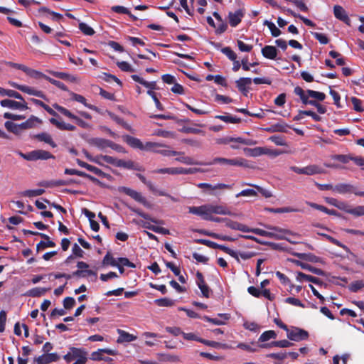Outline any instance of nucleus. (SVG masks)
<instances>
[{"label":"nucleus","mask_w":364,"mask_h":364,"mask_svg":"<svg viewBox=\"0 0 364 364\" xmlns=\"http://www.w3.org/2000/svg\"><path fill=\"white\" fill-rule=\"evenodd\" d=\"M85 153L87 159L100 164H101L100 161L102 160L103 161L112 164L116 167H123L128 169H136L139 171L143 170L141 167H136L134 163L132 161H125L124 160L118 159L107 155H100L97 156L95 159H92L87 151Z\"/></svg>","instance_id":"obj_1"},{"label":"nucleus","mask_w":364,"mask_h":364,"mask_svg":"<svg viewBox=\"0 0 364 364\" xmlns=\"http://www.w3.org/2000/svg\"><path fill=\"white\" fill-rule=\"evenodd\" d=\"M214 214L230 215V212L222 205L205 204L203 205V217L200 218L206 220H215Z\"/></svg>","instance_id":"obj_2"},{"label":"nucleus","mask_w":364,"mask_h":364,"mask_svg":"<svg viewBox=\"0 0 364 364\" xmlns=\"http://www.w3.org/2000/svg\"><path fill=\"white\" fill-rule=\"evenodd\" d=\"M242 232H249V230L250 229H239ZM275 232H268L263 229H251V230H253V232L257 235L260 236H265L269 238H275V239H286L285 237V232L282 231V229H272Z\"/></svg>","instance_id":"obj_3"},{"label":"nucleus","mask_w":364,"mask_h":364,"mask_svg":"<svg viewBox=\"0 0 364 364\" xmlns=\"http://www.w3.org/2000/svg\"><path fill=\"white\" fill-rule=\"evenodd\" d=\"M286 332L287 338L296 342L306 340L309 336L308 331L299 327H291V329L288 328Z\"/></svg>","instance_id":"obj_4"},{"label":"nucleus","mask_w":364,"mask_h":364,"mask_svg":"<svg viewBox=\"0 0 364 364\" xmlns=\"http://www.w3.org/2000/svg\"><path fill=\"white\" fill-rule=\"evenodd\" d=\"M290 169L298 174H305L308 176L324 173V171L321 168L315 164L309 165L303 168L293 166L290 167Z\"/></svg>","instance_id":"obj_5"},{"label":"nucleus","mask_w":364,"mask_h":364,"mask_svg":"<svg viewBox=\"0 0 364 364\" xmlns=\"http://www.w3.org/2000/svg\"><path fill=\"white\" fill-rule=\"evenodd\" d=\"M0 105L4 107H8L12 109L26 110L28 109V105L22 97V100L15 101L9 99H5L0 102Z\"/></svg>","instance_id":"obj_6"},{"label":"nucleus","mask_w":364,"mask_h":364,"mask_svg":"<svg viewBox=\"0 0 364 364\" xmlns=\"http://www.w3.org/2000/svg\"><path fill=\"white\" fill-rule=\"evenodd\" d=\"M118 191L130 196L132 198L145 206H149V205L146 199L139 192L124 186L119 187Z\"/></svg>","instance_id":"obj_7"},{"label":"nucleus","mask_w":364,"mask_h":364,"mask_svg":"<svg viewBox=\"0 0 364 364\" xmlns=\"http://www.w3.org/2000/svg\"><path fill=\"white\" fill-rule=\"evenodd\" d=\"M118 191L130 196L132 198L145 206H149V205L146 199L139 192L124 186L119 187Z\"/></svg>","instance_id":"obj_8"},{"label":"nucleus","mask_w":364,"mask_h":364,"mask_svg":"<svg viewBox=\"0 0 364 364\" xmlns=\"http://www.w3.org/2000/svg\"><path fill=\"white\" fill-rule=\"evenodd\" d=\"M220 144H230L231 143H240L244 145H254L256 144L255 141L250 139H244L242 137H231V136H226L223 139H220L218 141Z\"/></svg>","instance_id":"obj_9"},{"label":"nucleus","mask_w":364,"mask_h":364,"mask_svg":"<svg viewBox=\"0 0 364 364\" xmlns=\"http://www.w3.org/2000/svg\"><path fill=\"white\" fill-rule=\"evenodd\" d=\"M77 270L73 272V276L79 277H85L89 275H95V272L92 270H84L89 267V265L82 261L78 262L77 264Z\"/></svg>","instance_id":"obj_10"},{"label":"nucleus","mask_w":364,"mask_h":364,"mask_svg":"<svg viewBox=\"0 0 364 364\" xmlns=\"http://www.w3.org/2000/svg\"><path fill=\"white\" fill-rule=\"evenodd\" d=\"M55 156L49 151L43 149H36L31 151V161L48 160Z\"/></svg>","instance_id":"obj_11"},{"label":"nucleus","mask_w":364,"mask_h":364,"mask_svg":"<svg viewBox=\"0 0 364 364\" xmlns=\"http://www.w3.org/2000/svg\"><path fill=\"white\" fill-rule=\"evenodd\" d=\"M60 359V355L57 353H47L40 355L36 358L38 364H49L52 362H56Z\"/></svg>","instance_id":"obj_12"},{"label":"nucleus","mask_w":364,"mask_h":364,"mask_svg":"<svg viewBox=\"0 0 364 364\" xmlns=\"http://www.w3.org/2000/svg\"><path fill=\"white\" fill-rule=\"evenodd\" d=\"M333 14L336 18L339 19L340 21H342L347 25H350V20L345 11V9L339 5H336L333 7Z\"/></svg>","instance_id":"obj_13"},{"label":"nucleus","mask_w":364,"mask_h":364,"mask_svg":"<svg viewBox=\"0 0 364 364\" xmlns=\"http://www.w3.org/2000/svg\"><path fill=\"white\" fill-rule=\"evenodd\" d=\"M244 16L242 10L239 9L235 12H229L228 20L229 23L232 27H236L242 21Z\"/></svg>","instance_id":"obj_14"},{"label":"nucleus","mask_w":364,"mask_h":364,"mask_svg":"<svg viewBox=\"0 0 364 364\" xmlns=\"http://www.w3.org/2000/svg\"><path fill=\"white\" fill-rule=\"evenodd\" d=\"M248 152V154L252 156H258L262 154H272L274 156H278L279 152L274 151H272L265 148L262 147H256L254 149H245Z\"/></svg>","instance_id":"obj_15"},{"label":"nucleus","mask_w":364,"mask_h":364,"mask_svg":"<svg viewBox=\"0 0 364 364\" xmlns=\"http://www.w3.org/2000/svg\"><path fill=\"white\" fill-rule=\"evenodd\" d=\"M42 124V120L38 117L31 115L26 122L20 124L22 131L35 128L38 124Z\"/></svg>","instance_id":"obj_16"},{"label":"nucleus","mask_w":364,"mask_h":364,"mask_svg":"<svg viewBox=\"0 0 364 364\" xmlns=\"http://www.w3.org/2000/svg\"><path fill=\"white\" fill-rule=\"evenodd\" d=\"M333 191L337 192L340 194H346L350 193L355 194V192H358L355 188L353 185L349 183H338L334 186Z\"/></svg>","instance_id":"obj_17"},{"label":"nucleus","mask_w":364,"mask_h":364,"mask_svg":"<svg viewBox=\"0 0 364 364\" xmlns=\"http://www.w3.org/2000/svg\"><path fill=\"white\" fill-rule=\"evenodd\" d=\"M235 83L237 89L245 95H247L249 91L247 87L251 85L252 79L250 77H240L236 80Z\"/></svg>","instance_id":"obj_18"},{"label":"nucleus","mask_w":364,"mask_h":364,"mask_svg":"<svg viewBox=\"0 0 364 364\" xmlns=\"http://www.w3.org/2000/svg\"><path fill=\"white\" fill-rule=\"evenodd\" d=\"M197 186L200 188H203L206 190L215 191V190H223V189H231L232 186L229 184L225 183H218L216 185H211L210 183H200L197 185Z\"/></svg>","instance_id":"obj_19"},{"label":"nucleus","mask_w":364,"mask_h":364,"mask_svg":"<svg viewBox=\"0 0 364 364\" xmlns=\"http://www.w3.org/2000/svg\"><path fill=\"white\" fill-rule=\"evenodd\" d=\"M102 353H107L109 355H115L117 352L109 348L99 349L97 351H95L91 353L90 358L93 360H102L104 359Z\"/></svg>","instance_id":"obj_20"},{"label":"nucleus","mask_w":364,"mask_h":364,"mask_svg":"<svg viewBox=\"0 0 364 364\" xmlns=\"http://www.w3.org/2000/svg\"><path fill=\"white\" fill-rule=\"evenodd\" d=\"M195 230L201 234H204L205 235H208L212 237L225 240V241H234L235 240V238H233L232 237H230L228 235H220V234H216L212 231L207 230L205 229H195Z\"/></svg>","instance_id":"obj_21"},{"label":"nucleus","mask_w":364,"mask_h":364,"mask_svg":"<svg viewBox=\"0 0 364 364\" xmlns=\"http://www.w3.org/2000/svg\"><path fill=\"white\" fill-rule=\"evenodd\" d=\"M293 343L287 340L272 341L270 343H264L259 346L260 348H267L270 347L288 348L292 346Z\"/></svg>","instance_id":"obj_22"},{"label":"nucleus","mask_w":364,"mask_h":364,"mask_svg":"<svg viewBox=\"0 0 364 364\" xmlns=\"http://www.w3.org/2000/svg\"><path fill=\"white\" fill-rule=\"evenodd\" d=\"M49 122L60 130L75 131L76 129L74 125L60 122L55 118H50Z\"/></svg>","instance_id":"obj_23"},{"label":"nucleus","mask_w":364,"mask_h":364,"mask_svg":"<svg viewBox=\"0 0 364 364\" xmlns=\"http://www.w3.org/2000/svg\"><path fill=\"white\" fill-rule=\"evenodd\" d=\"M262 54L266 58L274 60L277 55V50L274 46H265L262 49Z\"/></svg>","instance_id":"obj_24"},{"label":"nucleus","mask_w":364,"mask_h":364,"mask_svg":"<svg viewBox=\"0 0 364 364\" xmlns=\"http://www.w3.org/2000/svg\"><path fill=\"white\" fill-rule=\"evenodd\" d=\"M296 256L304 261L310 262L313 263L321 262V258L316 256L312 253H296Z\"/></svg>","instance_id":"obj_25"},{"label":"nucleus","mask_w":364,"mask_h":364,"mask_svg":"<svg viewBox=\"0 0 364 364\" xmlns=\"http://www.w3.org/2000/svg\"><path fill=\"white\" fill-rule=\"evenodd\" d=\"M117 332L119 333V337L117 338L118 343L132 342L136 339V336L130 334L124 330L118 329Z\"/></svg>","instance_id":"obj_26"},{"label":"nucleus","mask_w":364,"mask_h":364,"mask_svg":"<svg viewBox=\"0 0 364 364\" xmlns=\"http://www.w3.org/2000/svg\"><path fill=\"white\" fill-rule=\"evenodd\" d=\"M296 263L303 269L308 270V271H309V272H312V273H314V274H315L316 275H319V276L325 275L324 271L322 270L321 269L314 267L309 264L308 263H305V262H301V261H298Z\"/></svg>","instance_id":"obj_27"},{"label":"nucleus","mask_w":364,"mask_h":364,"mask_svg":"<svg viewBox=\"0 0 364 364\" xmlns=\"http://www.w3.org/2000/svg\"><path fill=\"white\" fill-rule=\"evenodd\" d=\"M124 140L128 145L134 149H139L141 150V148H143V143L140 141V139L137 138L129 135H126L124 136Z\"/></svg>","instance_id":"obj_28"},{"label":"nucleus","mask_w":364,"mask_h":364,"mask_svg":"<svg viewBox=\"0 0 364 364\" xmlns=\"http://www.w3.org/2000/svg\"><path fill=\"white\" fill-rule=\"evenodd\" d=\"M181 153V155H178V157L176 159V161L186 165H205V163L196 161L192 157L186 156L183 152Z\"/></svg>","instance_id":"obj_29"},{"label":"nucleus","mask_w":364,"mask_h":364,"mask_svg":"<svg viewBox=\"0 0 364 364\" xmlns=\"http://www.w3.org/2000/svg\"><path fill=\"white\" fill-rule=\"evenodd\" d=\"M34 137L41 141H44L45 143L48 144L53 148H55L57 146V144L53 141L51 136L46 132H42V133L38 134L35 135Z\"/></svg>","instance_id":"obj_30"},{"label":"nucleus","mask_w":364,"mask_h":364,"mask_svg":"<svg viewBox=\"0 0 364 364\" xmlns=\"http://www.w3.org/2000/svg\"><path fill=\"white\" fill-rule=\"evenodd\" d=\"M50 74H51L53 76L64 80H68L70 82H75L77 80V77L73 75H70V74L67 73L63 72H56V71H52L48 70V71Z\"/></svg>","instance_id":"obj_31"},{"label":"nucleus","mask_w":364,"mask_h":364,"mask_svg":"<svg viewBox=\"0 0 364 364\" xmlns=\"http://www.w3.org/2000/svg\"><path fill=\"white\" fill-rule=\"evenodd\" d=\"M202 170L198 168H183V167H176L173 168V175L178 174H193L198 172H200Z\"/></svg>","instance_id":"obj_32"},{"label":"nucleus","mask_w":364,"mask_h":364,"mask_svg":"<svg viewBox=\"0 0 364 364\" xmlns=\"http://www.w3.org/2000/svg\"><path fill=\"white\" fill-rule=\"evenodd\" d=\"M111 141L109 139L102 138H94L91 140V144L97 146L99 149H104L107 147H109Z\"/></svg>","instance_id":"obj_33"},{"label":"nucleus","mask_w":364,"mask_h":364,"mask_svg":"<svg viewBox=\"0 0 364 364\" xmlns=\"http://www.w3.org/2000/svg\"><path fill=\"white\" fill-rule=\"evenodd\" d=\"M50 289V288L46 289L41 287H35L29 289L26 292V295L31 297H40L44 295L46 293V291H49Z\"/></svg>","instance_id":"obj_34"},{"label":"nucleus","mask_w":364,"mask_h":364,"mask_svg":"<svg viewBox=\"0 0 364 364\" xmlns=\"http://www.w3.org/2000/svg\"><path fill=\"white\" fill-rule=\"evenodd\" d=\"M40 235L42 237H44L46 239H47L48 240L47 241H40L37 245H36V250L38 252L42 250H44L47 247H53L55 246V243L51 240H49V237L44 235V234H40Z\"/></svg>","instance_id":"obj_35"},{"label":"nucleus","mask_w":364,"mask_h":364,"mask_svg":"<svg viewBox=\"0 0 364 364\" xmlns=\"http://www.w3.org/2000/svg\"><path fill=\"white\" fill-rule=\"evenodd\" d=\"M70 95H71L72 99L73 100H75V101H77L78 102L82 103L86 107H87V108H89L90 109H92V110H97V108L95 105H90V104H87L86 99L82 95H80L79 94H76V93H74V92H72L70 94Z\"/></svg>","instance_id":"obj_36"},{"label":"nucleus","mask_w":364,"mask_h":364,"mask_svg":"<svg viewBox=\"0 0 364 364\" xmlns=\"http://www.w3.org/2000/svg\"><path fill=\"white\" fill-rule=\"evenodd\" d=\"M230 166H241V167H245V168H252L253 166H251L248 161L242 159V158H236V159H230Z\"/></svg>","instance_id":"obj_37"},{"label":"nucleus","mask_w":364,"mask_h":364,"mask_svg":"<svg viewBox=\"0 0 364 364\" xmlns=\"http://www.w3.org/2000/svg\"><path fill=\"white\" fill-rule=\"evenodd\" d=\"M22 92L27 93L28 95H31L36 96L40 98L46 100V96L42 91L35 90V89H33L31 87L26 86V85H25Z\"/></svg>","instance_id":"obj_38"},{"label":"nucleus","mask_w":364,"mask_h":364,"mask_svg":"<svg viewBox=\"0 0 364 364\" xmlns=\"http://www.w3.org/2000/svg\"><path fill=\"white\" fill-rule=\"evenodd\" d=\"M82 212L85 214V215L88 218V220L90 221V228H100L98 223L95 220V214L94 213L90 211L89 210H87L86 208L83 209Z\"/></svg>","instance_id":"obj_39"},{"label":"nucleus","mask_w":364,"mask_h":364,"mask_svg":"<svg viewBox=\"0 0 364 364\" xmlns=\"http://www.w3.org/2000/svg\"><path fill=\"white\" fill-rule=\"evenodd\" d=\"M216 119H219L226 123H232V124H237L241 122V119L232 117V115L228 114V115H216L215 117Z\"/></svg>","instance_id":"obj_40"},{"label":"nucleus","mask_w":364,"mask_h":364,"mask_svg":"<svg viewBox=\"0 0 364 364\" xmlns=\"http://www.w3.org/2000/svg\"><path fill=\"white\" fill-rule=\"evenodd\" d=\"M277 338V333L273 330H269L263 332L259 338V342H265L270 339H275Z\"/></svg>","instance_id":"obj_41"},{"label":"nucleus","mask_w":364,"mask_h":364,"mask_svg":"<svg viewBox=\"0 0 364 364\" xmlns=\"http://www.w3.org/2000/svg\"><path fill=\"white\" fill-rule=\"evenodd\" d=\"M264 210L266 211L274 213H292L296 212L297 210L291 207H284L279 208H265Z\"/></svg>","instance_id":"obj_42"},{"label":"nucleus","mask_w":364,"mask_h":364,"mask_svg":"<svg viewBox=\"0 0 364 364\" xmlns=\"http://www.w3.org/2000/svg\"><path fill=\"white\" fill-rule=\"evenodd\" d=\"M53 107L60 112L62 114L68 117V119H73L75 118V114H73L70 110L68 109L58 105L57 103H55L53 105Z\"/></svg>","instance_id":"obj_43"},{"label":"nucleus","mask_w":364,"mask_h":364,"mask_svg":"<svg viewBox=\"0 0 364 364\" xmlns=\"http://www.w3.org/2000/svg\"><path fill=\"white\" fill-rule=\"evenodd\" d=\"M264 25L268 27L272 36L277 37L281 34V31L274 25V23L265 20L264 21Z\"/></svg>","instance_id":"obj_44"},{"label":"nucleus","mask_w":364,"mask_h":364,"mask_svg":"<svg viewBox=\"0 0 364 364\" xmlns=\"http://www.w3.org/2000/svg\"><path fill=\"white\" fill-rule=\"evenodd\" d=\"M70 350L72 353V356L75 358L81 359L82 358H87L86 357V352L78 348L75 347H71L70 348Z\"/></svg>","instance_id":"obj_45"},{"label":"nucleus","mask_w":364,"mask_h":364,"mask_svg":"<svg viewBox=\"0 0 364 364\" xmlns=\"http://www.w3.org/2000/svg\"><path fill=\"white\" fill-rule=\"evenodd\" d=\"M28 75H29L30 77H33V78H36V79H38V78H44L47 80V78L48 77V76L46 75L45 74L39 72V71H37L36 70H33L31 68H29L27 67L26 68V73Z\"/></svg>","instance_id":"obj_46"},{"label":"nucleus","mask_w":364,"mask_h":364,"mask_svg":"<svg viewBox=\"0 0 364 364\" xmlns=\"http://www.w3.org/2000/svg\"><path fill=\"white\" fill-rule=\"evenodd\" d=\"M155 304L159 306H172L174 305L173 300L169 298H161L154 301Z\"/></svg>","instance_id":"obj_47"},{"label":"nucleus","mask_w":364,"mask_h":364,"mask_svg":"<svg viewBox=\"0 0 364 364\" xmlns=\"http://www.w3.org/2000/svg\"><path fill=\"white\" fill-rule=\"evenodd\" d=\"M117 260H116L110 252H107L102 260V264L105 266L110 265L114 267L117 265Z\"/></svg>","instance_id":"obj_48"},{"label":"nucleus","mask_w":364,"mask_h":364,"mask_svg":"<svg viewBox=\"0 0 364 364\" xmlns=\"http://www.w3.org/2000/svg\"><path fill=\"white\" fill-rule=\"evenodd\" d=\"M136 176L139 178V180L143 183H144L152 193H156V191H158V189L154 186V184L150 181H147L146 178L143 175L138 173L136 174Z\"/></svg>","instance_id":"obj_49"},{"label":"nucleus","mask_w":364,"mask_h":364,"mask_svg":"<svg viewBox=\"0 0 364 364\" xmlns=\"http://www.w3.org/2000/svg\"><path fill=\"white\" fill-rule=\"evenodd\" d=\"M79 29L87 36H92L95 34V31L87 23L81 22L79 23Z\"/></svg>","instance_id":"obj_50"},{"label":"nucleus","mask_w":364,"mask_h":364,"mask_svg":"<svg viewBox=\"0 0 364 364\" xmlns=\"http://www.w3.org/2000/svg\"><path fill=\"white\" fill-rule=\"evenodd\" d=\"M45 191L43 189L27 190L23 191L21 195L25 197H36L42 195Z\"/></svg>","instance_id":"obj_51"},{"label":"nucleus","mask_w":364,"mask_h":364,"mask_svg":"<svg viewBox=\"0 0 364 364\" xmlns=\"http://www.w3.org/2000/svg\"><path fill=\"white\" fill-rule=\"evenodd\" d=\"M244 233H245V235H240V236L241 237H243L245 239H248V240H254L255 242H257V243H259V244H265L266 242L265 241H262L258 238H257L255 237V234L253 232V230H249V232H243Z\"/></svg>","instance_id":"obj_52"},{"label":"nucleus","mask_w":364,"mask_h":364,"mask_svg":"<svg viewBox=\"0 0 364 364\" xmlns=\"http://www.w3.org/2000/svg\"><path fill=\"white\" fill-rule=\"evenodd\" d=\"M161 147H166V146L159 143L149 141L146 142V144H143V148H141V150L152 151V150H154V148Z\"/></svg>","instance_id":"obj_53"},{"label":"nucleus","mask_w":364,"mask_h":364,"mask_svg":"<svg viewBox=\"0 0 364 364\" xmlns=\"http://www.w3.org/2000/svg\"><path fill=\"white\" fill-rule=\"evenodd\" d=\"M363 287H364V282L362 280H357L352 282L348 289L351 292H358Z\"/></svg>","instance_id":"obj_54"},{"label":"nucleus","mask_w":364,"mask_h":364,"mask_svg":"<svg viewBox=\"0 0 364 364\" xmlns=\"http://www.w3.org/2000/svg\"><path fill=\"white\" fill-rule=\"evenodd\" d=\"M307 95H309V97L315 98L319 101H323L326 98V95L324 93L311 90H307Z\"/></svg>","instance_id":"obj_55"},{"label":"nucleus","mask_w":364,"mask_h":364,"mask_svg":"<svg viewBox=\"0 0 364 364\" xmlns=\"http://www.w3.org/2000/svg\"><path fill=\"white\" fill-rule=\"evenodd\" d=\"M296 279L298 282H302L304 281H308L313 283L314 277L309 274H306L301 272H299L296 274Z\"/></svg>","instance_id":"obj_56"},{"label":"nucleus","mask_w":364,"mask_h":364,"mask_svg":"<svg viewBox=\"0 0 364 364\" xmlns=\"http://www.w3.org/2000/svg\"><path fill=\"white\" fill-rule=\"evenodd\" d=\"M195 241L197 243L205 245H206L209 247L213 248V249H218L219 247H220L219 244H218L215 242L208 240L198 239V240H196Z\"/></svg>","instance_id":"obj_57"},{"label":"nucleus","mask_w":364,"mask_h":364,"mask_svg":"<svg viewBox=\"0 0 364 364\" xmlns=\"http://www.w3.org/2000/svg\"><path fill=\"white\" fill-rule=\"evenodd\" d=\"M333 160L338 161L343 164H347L351 161V155L336 154L331 156Z\"/></svg>","instance_id":"obj_58"},{"label":"nucleus","mask_w":364,"mask_h":364,"mask_svg":"<svg viewBox=\"0 0 364 364\" xmlns=\"http://www.w3.org/2000/svg\"><path fill=\"white\" fill-rule=\"evenodd\" d=\"M221 52L225 54L230 60H235L237 59L236 53L230 47L222 48Z\"/></svg>","instance_id":"obj_59"},{"label":"nucleus","mask_w":364,"mask_h":364,"mask_svg":"<svg viewBox=\"0 0 364 364\" xmlns=\"http://www.w3.org/2000/svg\"><path fill=\"white\" fill-rule=\"evenodd\" d=\"M63 304L64 309H71L74 307L76 302L73 297L68 296L64 299Z\"/></svg>","instance_id":"obj_60"},{"label":"nucleus","mask_w":364,"mask_h":364,"mask_svg":"<svg viewBox=\"0 0 364 364\" xmlns=\"http://www.w3.org/2000/svg\"><path fill=\"white\" fill-rule=\"evenodd\" d=\"M269 139L277 146H285L286 141L283 136L274 135L269 138Z\"/></svg>","instance_id":"obj_61"},{"label":"nucleus","mask_w":364,"mask_h":364,"mask_svg":"<svg viewBox=\"0 0 364 364\" xmlns=\"http://www.w3.org/2000/svg\"><path fill=\"white\" fill-rule=\"evenodd\" d=\"M285 303L289 304L296 306L304 308V304L298 299L294 297H287L284 300Z\"/></svg>","instance_id":"obj_62"},{"label":"nucleus","mask_w":364,"mask_h":364,"mask_svg":"<svg viewBox=\"0 0 364 364\" xmlns=\"http://www.w3.org/2000/svg\"><path fill=\"white\" fill-rule=\"evenodd\" d=\"M311 34L314 36V38L318 40L321 44H327L328 43V38L327 36L321 33L317 32H311Z\"/></svg>","instance_id":"obj_63"},{"label":"nucleus","mask_w":364,"mask_h":364,"mask_svg":"<svg viewBox=\"0 0 364 364\" xmlns=\"http://www.w3.org/2000/svg\"><path fill=\"white\" fill-rule=\"evenodd\" d=\"M351 212V215L355 217H360L364 216V205H358L353 208Z\"/></svg>","instance_id":"obj_64"}]
</instances>
